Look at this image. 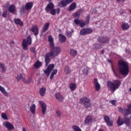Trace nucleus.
Instances as JSON below:
<instances>
[{
  "mask_svg": "<svg viewBox=\"0 0 131 131\" xmlns=\"http://www.w3.org/2000/svg\"><path fill=\"white\" fill-rule=\"evenodd\" d=\"M121 82L119 80H115L113 82L108 81L107 82V88H109L111 92H115L117 89H119Z\"/></svg>",
  "mask_w": 131,
  "mask_h": 131,
  "instance_id": "nucleus-2",
  "label": "nucleus"
},
{
  "mask_svg": "<svg viewBox=\"0 0 131 131\" xmlns=\"http://www.w3.org/2000/svg\"><path fill=\"white\" fill-rule=\"evenodd\" d=\"M72 129L74 131H82L81 129L79 127V126L74 125L72 126Z\"/></svg>",
  "mask_w": 131,
  "mask_h": 131,
  "instance_id": "nucleus-40",
  "label": "nucleus"
},
{
  "mask_svg": "<svg viewBox=\"0 0 131 131\" xmlns=\"http://www.w3.org/2000/svg\"><path fill=\"white\" fill-rule=\"evenodd\" d=\"M66 35L68 37H71V36H72V33H71V32L67 31Z\"/></svg>",
  "mask_w": 131,
  "mask_h": 131,
  "instance_id": "nucleus-45",
  "label": "nucleus"
},
{
  "mask_svg": "<svg viewBox=\"0 0 131 131\" xmlns=\"http://www.w3.org/2000/svg\"><path fill=\"white\" fill-rule=\"evenodd\" d=\"M8 11L11 14L16 13V6L14 5H10L8 8Z\"/></svg>",
  "mask_w": 131,
  "mask_h": 131,
  "instance_id": "nucleus-21",
  "label": "nucleus"
},
{
  "mask_svg": "<svg viewBox=\"0 0 131 131\" xmlns=\"http://www.w3.org/2000/svg\"><path fill=\"white\" fill-rule=\"evenodd\" d=\"M49 27H50V23L49 22L46 23L42 29V33H45V32H46L47 31H48V30L49 29Z\"/></svg>",
  "mask_w": 131,
  "mask_h": 131,
  "instance_id": "nucleus-22",
  "label": "nucleus"
},
{
  "mask_svg": "<svg viewBox=\"0 0 131 131\" xmlns=\"http://www.w3.org/2000/svg\"><path fill=\"white\" fill-rule=\"evenodd\" d=\"M30 51L32 53H33V54H36V51H35V48L31 47L30 48Z\"/></svg>",
  "mask_w": 131,
  "mask_h": 131,
  "instance_id": "nucleus-47",
  "label": "nucleus"
},
{
  "mask_svg": "<svg viewBox=\"0 0 131 131\" xmlns=\"http://www.w3.org/2000/svg\"><path fill=\"white\" fill-rule=\"evenodd\" d=\"M10 43L11 45H15V42L14 41H11Z\"/></svg>",
  "mask_w": 131,
  "mask_h": 131,
  "instance_id": "nucleus-60",
  "label": "nucleus"
},
{
  "mask_svg": "<svg viewBox=\"0 0 131 131\" xmlns=\"http://www.w3.org/2000/svg\"><path fill=\"white\" fill-rule=\"evenodd\" d=\"M59 38L61 43H63L66 41V37L62 35V34H59Z\"/></svg>",
  "mask_w": 131,
  "mask_h": 131,
  "instance_id": "nucleus-29",
  "label": "nucleus"
},
{
  "mask_svg": "<svg viewBox=\"0 0 131 131\" xmlns=\"http://www.w3.org/2000/svg\"><path fill=\"white\" fill-rule=\"evenodd\" d=\"M110 103H111L112 104V105H115V104H116V102L115 100H111L110 101Z\"/></svg>",
  "mask_w": 131,
  "mask_h": 131,
  "instance_id": "nucleus-53",
  "label": "nucleus"
},
{
  "mask_svg": "<svg viewBox=\"0 0 131 131\" xmlns=\"http://www.w3.org/2000/svg\"><path fill=\"white\" fill-rule=\"evenodd\" d=\"M20 13H21V14H24V13H25V6H23L21 7Z\"/></svg>",
  "mask_w": 131,
  "mask_h": 131,
  "instance_id": "nucleus-43",
  "label": "nucleus"
},
{
  "mask_svg": "<svg viewBox=\"0 0 131 131\" xmlns=\"http://www.w3.org/2000/svg\"><path fill=\"white\" fill-rule=\"evenodd\" d=\"M35 109H36V106L34 104L30 107V111L33 114H35Z\"/></svg>",
  "mask_w": 131,
  "mask_h": 131,
  "instance_id": "nucleus-34",
  "label": "nucleus"
},
{
  "mask_svg": "<svg viewBox=\"0 0 131 131\" xmlns=\"http://www.w3.org/2000/svg\"><path fill=\"white\" fill-rule=\"evenodd\" d=\"M14 21L16 25H19V26H23L24 25L23 21L20 18H15Z\"/></svg>",
  "mask_w": 131,
  "mask_h": 131,
  "instance_id": "nucleus-25",
  "label": "nucleus"
},
{
  "mask_svg": "<svg viewBox=\"0 0 131 131\" xmlns=\"http://www.w3.org/2000/svg\"><path fill=\"white\" fill-rule=\"evenodd\" d=\"M122 2H125V0H122ZM116 1L118 2V3H120V2H121V0H116Z\"/></svg>",
  "mask_w": 131,
  "mask_h": 131,
  "instance_id": "nucleus-59",
  "label": "nucleus"
},
{
  "mask_svg": "<svg viewBox=\"0 0 131 131\" xmlns=\"http://www.w3.org/2000/svg\"><path fill=\"white\" fill-rule=\"evenodd\" d=\"M32 40L31 39V36L28 35L26 39H24L22 42V47L23 50L27 51L28 50V46L31 45Z\"/></svg>",
  "mask_w": 131,
  "mask_h": 131,
  "instance_id": "nucleus-6",
  "label": "nucleus"
},
{
  "mask_svg": "<svg viewBox=\"0 0 131 131\" xmlns=\"http://www.w3.org/2000/svg\"><path fill=\"white\" fill-rule=\"evenodd\" d=\"M82 72H83V73L84 74H86V75H88V70L84 69L83 70V71H82Z\"/></svg>",
  "mask_w": 131,
  "mask_h": 131,
  "instance_id": "nucleus-51",
  "label": "nucleus"
},
{
  "mask_svg": "<svg viewBox=\"0 0 131 131\" xmlns=\"http://www.w3.org/2000/svg\"><path fill=\"white\" fill-rule=\"evenodd\" d=\"M67 1V3H68V4H71V3H72V2H73V0H66Z\"/></svg>",
  "mask_w": 131,
  "mask_h": 131,
  "instance_id": "nucleus-56",
  "label": "nucleus"
},
{
  "mask_svg": "<svg viewBox=\"0 0 131 131\" xmlns=\"http://www.w3.org/2000/svg\"><path fill=\"white\" fill-rule=\"evenodd\" d=\"M40 106H41V108L42 109V114L43 115H46V112H47V104L46 103H45L44 101H40L39 102Z\"/></svg>",
  "mask_w": 131,
  "mask_h": 131,
  "instance_id": "nucleus-11",
  "label": "nucleus"
},
{
  "mask_svg": "<svg viewBox=\"0 0 131 131\" xmlns=\"http://www.w3.org/2000/svg\"><path fill=\"white\" fill-rule=\"evenodd\" d=\"M80 104H82L84 106V108L85 109H89L91 108L92 103H91V99L87 97H82L80 99Z\"/></svg>",
  "mask_w": 131,
  "mask_h": 131,
  "instance_id": "nucleus-5",
  "label": "nucleus"
},
{
  "mask_svg": "<svg viewBox=\"0 0 131 131\" xmlns=\"http://www.w3.org/2000/svg\"><path fill=\"white\" fill-rule=\"evenodd\" d=\"M121 28L122 30H127L129 28V25L127 23H123L121 25Z\"/></svg>",
  "mask_w": 131,
  "mask_h": 131,
  "instance_id": "nucleus-33",
  "label": "nucleus"
},
{
  "mask_svg": "<svg viewBox=\"0 0 131 131\" xmlns=\"http://www.w3.org/2000/svg\"><path fill=\"white\" fill-rule=\"evenodd\" d=\"M3 125L6 127L7 129H8V130H12L15 128V127L14 126L13 124H11L9 122H6L4 123Z\"/></svg>",
  "mask_w": 131,
  "mask_h": 131,
  "instance_id": "nucleus-14",
  "label": "nucleus"
},
{
  "mask_svg": "<svg viewBox=\"0 0 131 131\" xmlns=\"http://www.w3.org/2000/svg\"><path fill=\"white\" fill-rule=\"evenodd\" d=\"M83 10L80 9L78 11L73 13V16L74 18H78L80 16V13H82Z\"/></svg>",
  "mask_w": 131,
  "mask_h": 131,
  "instance_id": "nucleus-23",
  "label": "nucleus"
},
{
  "mask_svg": "<svg viewBox=\"0 0 131 131\" xmlns=\"http://www.w3.org/2000/svg\"><path fill=\"white\" fill-rule=\"evenodd\" d=\"M129 91L130 92V93H131V88H129Z\"/></svg>",
  "mask_w": 131,
  "mask_h": 131,
  "instance_id": "nucleus-63",
  "label": "nucleus"
},
{
  "mask_svg": "<svg viewBox=\"0 0 131 131\" xmlns=\"http://www.w3.org/2000/svg\"><path fill=\"white\" fill-rule=\"evenodd\" d=\"M76 7H77L76 3L75 2L72 3L68 8V11H69V12H72V11H74V10L76 9Z\"/></svg>",
  "mask_w": 131,
  "mask_h": 131,
  "instance_id": "nucleus-20",
  "label": "nucleus"
},
{
  "mask_svg": "<svg viewBox=\"0 0 131 131\" xmlns=\"http://www.w3.org/2000/svg\"><path fill=\"white\" fill-rule=\"evenodd\" d=\"M113 71L114 72V75L116 76V77H118V75L114 71V70L113 69Z\"/></svg>",
  "mask_w": 131,
  "mask_h": 131,
  "instance_id": "nucleus-57",
  "label": "nucleus"
},
{
  "mask_svg": "<svg viewBox=\"0 0 131 131\" xmlns=\"http://www.w3.org/2000/svg\"><path fill=\"white\" fill-rule=\"evenodd\" d=\"M93 121V118H92V116H87L84 121V123L85 124V125H88V124H90V123H92V122Z\"/></svg>",
  "mask_w": 131,
  "mask_h": 131,
  "instance_id": "nucleus-18",
  "label": "nucleus"
},
{
  "mask_svg": "<svg viewBox=\"0 0 131 131\" xmlns=\"http://www.w3.org/2000/svg\"><path fill=\"white\" fill-rule=\"evenodd\" d=\"M120 13L121 15H123V14L125 13V11H124L123 10H121L120 11Z\"/></svg>",
  "mask_w": 131,
  "mask_h": 131,
  "instance_id": "nucleus-55",
  "label": "nucleus"
},
{
  "mask_svg": "<svg viewBox=\"0 0 131 131\" xmlns=\"http://www.w3.org/2000/svg\"><path fill=\"white\" fill-rule=\"evenodd\" d=\"M125 53L126 54H130V49H126Z\"/></svg>",
  "mask_w": 131,
  "mask_h": 131,
  "instance_id": "nucleus-52",
  "label": "nucleus"
},
{
  "mask_svg": "<svg viewBox=\"0 0 131 131\" xmlns=\"http://www.w3.org/2000/svg\"><path fill=\"white\" fill-rule=\"evenodd\" d=\"M54 68H55V65L54 64H49L47 67V70L44 71V73L46 74L47 76H49Z\"/></svg>",
  "mask_w": 131,
  "mask_h": 131,
  "instance_id": "nucleus-10",
  "label": "nucleus"
},
{
  "mask_svg": "<svg viewBox=\"0 0 131 131\" xmlns=\"http://www.w3.org/2000/svg\"><path fill=\"white\" fill-rule=\"evenodd\" d=\"M70 54L73 58L76 57L77 56V51L74 49H71L70 51Z\"/></svg>",
  "mask_w": 131,
  "mask_h": 131,
  "instance_id": "nucleus-30",
  "label": "nucleus"
},
{
  "mask_svg": "<svg viewBox=\"0 0 131 131\" xmlns=\"http://www.w3.org/2000/svg\"><path fill=\"white\" fill-rule=\"evenodd\" d=\"M70 89L71 91H73L76 90V84L74 83H71L70 84Z\"/></svg>",
  "mask_w": 131,
  "mask_h": 131,
  "instance_id": "nucleus-37",
  "label": "nucleus"
},
{
  "mask_svg": "<svg viewBox=\"0 0 131 131\" xmlns=\"http://www.w3.org/2000/svg\"><path fill=\"white\" fill-rule=\"evenodd\" d=\"M110 40V38L107 36H101L97 38V41L101 43H108Z\"/></svg>",
  "mask_w": 131,
  "mask_h": 131,
  "instance_id": "nucleus-8",
  "label": "nucleus"
},
{
  "mask_svg": "<svg viewBox=\"0 0 131 131\" xmlns=\"http://www.w3.org/2000/svg\"><path fill=\"white\" fill-rule=\"evenodd\" d=\"M0 68L2 70V73H6V72H7V68H6V67H5V64L0 63Z\"/></svg>",
  "mask_w": 131,
  "mask_h": 131,
  "instance_id": "nucleus-39",
  "label": "nucleus"
},
{
  "mask_svg": "<svg viewBox=\"0 0 131 131\" xmlns=\"http://www.w3.org/2000/svg\"><path fill=\"white\" fill-rule=\"evenodd\" d=\"M118 66L119 71L122 75H124V76L128 75V72H129L128 63L122 60H120L118 62Z\"/></svg>",
  "mask_w": 131,
  "mask_h": 131,
  "instance_id": "nucleus-1",
  "label": "nucleus"
},
{
  "mask_svg": "<svg viewBox=\"0 0 131 131\" xmlns=\"http://www.w3.org/2000/svg\"><path fill=\"white\" fill-rule=\"evenodd\" d=\"M46 92H47V89L45 87H42L40 89L39 94L41 97H43L46 95Z\"/></svg>",
  "mask_w": 131,
  "mask_h": 131,
  "instance_id": "nucleus-27",
  "label": "nucleus"
},
{
  "mask_svg": "<svg viewBox=\"0 0 131 131\" xmlns=\"http://www.w3.org/2000/svg\"><path fill=\"white\" fill-rule=\"evenodd\" d=\"M0 91L2 93V94H3V95H4V96H5V97H8V96H9L8 92H7L5 88L1 85H0Z\"/></svg>",
  "mask_w": 131,
  "mask_h": 131,
  "instance_id": "nucleus-32",
  "label": "nucleus"
},
{
  "mask_svg": "<svg viewBox=\"0 0 131 131\" xmlns=\"http://www.w3.org/2000/svg\"><path fill=\"white\" fill-rule=\"evenodd\" d=\"M60 4L61 5V6H60V7H61L62 8L63 7H66V6H67V5H69L66 0H63V1H61Z\"/></svg>",
  "mask_w": 131,
  "mask_h": 131,
  "instance_id": "nucleus-41",
  "label": "nucleus"
},
{
  "mask_svg": "<svg viewBox=\"0 0 131 131\" xmlns=\"http://www.w3.org/2000/svg\"><path fill=\"white\" fill-rule=\"evenodd\" d=\"M57 73H58V70H57L56 69L53 70L50 75V79L51 80L53 79V78H54V75H56Z\"/></svg>",
  "mask_w": 131,
  "mask_h": 131,
  "instance_id": "nucleus-36",
  "label": "nucleus"
},
{
  "mask_svg": "<svg viewBox=\"0 0 131 131\" xmlns=\"http://www.w3.org/2000/svg\"><path fill=\"white\" fill-rule=\"evenodd\" d=\"M50 57L52 56L48 53L46 54V56L45 57V62L46 66H48L50 62H51V58Z\"/></svg>",
  "mask_w": 131,
  "mask_h": 131,
  "instance_id": "nucleus-16",
  "label": "nucleus"
},
{
  "mask_svg": "<svg viewBox=\"0 0 131 131\" xmlns=\"http://www.w3.org/2000/svg\"><path fill=\"white\" fill-rule=\"evenodd\" d=\"M56 98L59 101H63V96L61 95L59 93H56L55 94Z\"/></svg>",
  "mask_w": 131,
  "mask_h": 131,
  "instance_id": "nucleus-38",
  "label": "nucleus"
},
{
  "mask_svg": "<svg viewBox=\"0 0 131 131\" xmlns=\"http://www.w3.org/2000/svg\"><path fill=\"white\" fill-rule=\"evenodd\" d=\"M33 7V3L32 2H29V3H27L25 4V8L26 11H30V10H31L32 9Z\"/></svg>",
  "mask_w": 131,
  "mask_h": 131,
  "instance_id": "nucleus-17",
  "label": "nucleus"
},
{
  "mask_svg": "<svg viewBox=\"0 0 131 131\" xmlns=\"http://www.w3.org/2000/svg\"><path fill=\"white\" fill-rule=\"evenodd\" d=\"M91 33H93V30L91 28H83L80 31V35H86Z\"/></svg>",
  "mask_w": 131,
  "mask_h": 131,
  "instance_id": "nucleus-9",
  "label": "nucleus"
},
{
  "mask_svg": "<svg viewBox=\"0 0 131 131\" xmlns=\"http://www.w3.org/2000/svg\"><path fill=\"white\" fill-rule=\"evenodd\" d=\"M54 8H55L54 3L50 2L45 8L46 12H47L48 13L50 12V14H51V15L55 16V15H56V9H54Z\"/></svg>",
  "mask_w": 131,
  "mask_h": 131,
  "instance_id": "nucleus-7",
  "label": "nucleus"
},
{
  "mask_svg": "<svg viewBox=\"0 0 131 131\" xmlns=\"http://www.w3.org/2000/svg\"><path fill=\"white\" fill-rule=\"evenodd\" d=\"M56 114L57 117H61V112H60V111H56Z\"/></svg>",
  "mask_w": 131,
  "mask_h": 131,
  "instance_id": "nucleus-46",
  "label": "nucleus"
},
{
  "mask_svg": "<svg viewBox=\"0 0 131 131\" xmlns=\"http://www.w3.org/2000/svg\"><path fill=\"white\" fill-rule=\"evenodd\" d=\"M7 16H8V12L7 11L3 12L2 14V17H3L4 18H7Z\"/></svg>",
  "mask_w": 131,
  "mask_h": 131,
  "instance_id": "nucleus-44",
  "label": "nucleus"
},
{
  "mask_svg": "<svg viewBox=\"0 0 131 131\" xmlns=\"http://www.w3.org/2000/svg\"><path fill=\"white\" fill-rule=\"evenodd\" d=\"M31 31L34 34L35 36H37L38 35V26L36 25H33L32 28H31Z\"/></svg>",
  "mask_w": 131,
  "mask_h": 131,
  "instance_id": "nucleus-12",
  "label": "nucleus"
},
{
  "mask_svg": "<svg viewBox=\"0 0 131 131\" xmlns=\"http://www.w3.org/2000/svg\"><path fill=\"white\" fill-rule=\"evenodd\" d=\"M64 72L66 73V74H69L70 72H71V70L70 69V68L69 67L67 66L64 69Z\"/></svg>",
  "mask_w": 131,
  "mask_h": 131,
  "instance_id": "nucleus-42",
  "label": "nucleus"
},
{
  "mask_svg": "<svg viewBox=\"0 0 131 131\" xmlns=\"http://www.w3.org/2000/svg\"><path fill=\"white\" fill-rule=\"evenodd\" d=\"M55 12L58 14H60V8H57L56 10H55Z\"/></svg>",
  "mask_w": 131,
  "mask_h": 131,
  "instance_id": "nucleus-54",
  "label": "nucleus"
},
{
  "mask_svg": "<svg viewBox=\"0 0 131 131\" xmlns=\"http://www.w3.org/2000/svg\"><path fill=\"white\" fill-rule=\"evenodd\" d=\"M131 114V109L124 108V116H128Z\"/></svg>",
  "mask_w": 131,
  "mask_h": 131,
  "instance_id": "nucleus-28",
  "label": "nucleus"
},
{
  "mask_svg": "<svg viewBox=\"0 0 131 131\" xmlns=\"http://www.w3.org/2000/svg\"><path fill=\"white\" fill-rule=\"evenodd\" d=\"M41 65V62L39 61V60H37L34 64V67H35L36 69H38V68H39Z\"/></svg>",
  "mask_w": 131,
  "mask_h": 131,
  "instance_id": "nucleus-35",
  "label": "nucleus"
},
{
  "mask_svg": "<svg viewBox=\"0 0 131 131\" xmlns=\"http://www.w3.org/2000/svg\"><path fill=\"white\" fill-rule=\"evenodd\" d=\"M105 52V50H102L101 51V54H102V55H104V53Z\"/></svg>",
  "mask_w": 131,
  "mask_h": 131,
  "instance_id": "nucleus-58",
  "label": "nucleus"
},
{
  "mask_svg": "<svg viewBox=\"0 0 131 131\" xmlns=\"http://www.w3.org/2000/svg\"><path fill=\"white\" fill-rule=\"evenodd\" d=\"M94 48L96 50H98V49H99L100 48V44L98 43H96L94 45Z\"/></svg>",
  "mask_w": 131,
  "mask_h": 131,
  "instance_id": "nucleus-49",
  "label": "nucleus"
},
{
  "mask_svg": "<svg viewBox=\"0 0 131 131\" xmlns=\"http://www.w3.org/2000/svg\"><path fill=\"white\" fill-rule=\"evenodd\" d=\"M2 117L3 119H8V117H7V115L5 113H3L2 114Z\"/></svg>",
  "mask_w": 131,
  "mask_h": 131,
  "instance_id": "nucleus-48",
  "label": "nucleus"
},
{
  "mask_svg": "<svg viewBox=\"0 0 131 131\" xmlns=\"http://www.w3.org/2000/svg\"><path fill=\"white\" fill-rule=\"evenodd\" d=\"M103 119L108 126H112L113 125V121L110 120V117L109 116H104Z\"/></svg>",
  "mask_w": 131,
  "mask_h": 131,
  "instance_id": "nucleus-13",
  "label": "nucleus"
},
{
  "mask_svg": "<svg viewBox=\"0 0 131 131\" xmlns=\"http://www.w3.org/2000/svg\"><path fill=\"white\" fill-rule=\"evenodd\" d=\"M7 4H9V2H8Z\"/></svg>",
  "mask_w": 131,
  "mask_h": 131,
  "instance_id": "nucleus-64",
  "label": "nucleus"
},
{
  "mask_svg": "<svg viewBox=\"0 0 131 131\" xmlns=\"http://www.w3.org/2000/svg\"><path fill=\"white\" fill-rule=\"evenodd\" d=\"M24 74H19L17 75V76L16 77V79L17 80V81H20V80H21V79H22L23 80H24L25 79V77H24Z\"/></svg>",
  "mask_w": 131,
  "mask_h": 131,
  "instance_id": "nucleus-31",
  "label": "nucleus"
},
{
  "mask_svg": "<svg viewBox=\"0 0 131 131\" xmlns=\"http://www.w3.org/2000/svg\"><path fill=\"white\" fill-rule=\"evenodd\" d=\"M85 21H83L81 19H79L78 18L75 19L74 20V23L76 24V25H79L80 27L81 28L84 27L85 25H88V24H90V20H91V16L90 15H88L85 17Z\"/></svg>",
  "mask_w": 131,
  "mask_h": 131,
  "instance_id": "nucleus-3",
  "label": "nucleus"
},
{
  "mask_svg": "<svg viewBox=\"0 0 131 131\" xmlns=\"http://www.w3.org/2000/svg\"><path fill=\"white\" fill-rule=\"evenodd\" d=\"M98 131H104V130H103V129H99L98 130Z\"/></svg>",
  "mask_w": 131,
  "mask_h": 131,
  "instance_id": "nucleus-62",
  "label": "nucleus"
},
{
  "mask_svg": "<svg viewBox=\"0 0 131 131\" xmlns=\"http://www.w3.org/2000/svg\"><path fill=\"white\" fill-rule=\"evenodd\" d=\"M31 82V78H30L28 80V82Z\"/></svg>",
  "mask_w": 131,
  "mask_h": 131,
  "instance_id": "nucleus-61",
  "label": "nucleus"
},
{
  "mask_svg": "<svg viewBox=\"0 0 131 131\" xmlns=\"http://www.w3.org/2000/svg\"><path fill=\"white\" fill-rule=\"evenodd\" d=\"M93 83L95 85L96 91H97V92H99L101 89V85L99 83V82H98V79L96 78H94Z\"/></svg>",
  "mask_w": 131,
  "mask_h": 131,
  "instance_id": "nucleus-15",
  "label": "nucleus"
},
{
  "mask_svg": "<svg viewBox=\"0 0 131 131\" xmlns=\"http://www.w3.org/2000/svg\"><path fill=\"white\" fill-rule=\"evenodd\" d=\"M48 41L49 42V46L50 47L55 46V44L54 43V38H53L52 35L48 36Z\"/></svg>",
  "mask_w": 131,
  "mask_h": 131,
  "instance_id": "nucleus-24",
  "label": "nucleus"
},
{
  "mask_svg": "<svg viewBox=\"0 0 131 131\" xmlns=\"http://www.w3.org/2000/svg\"><path fill=\"white\" fill-rule=\"evenodd\" d=\"M119 112H120V113H123L124 110L122 108V107H120L118 108Z\"/></svg>",
  "mask_w": 131,
  "mask_h": 131,
  "instance_id": "nucleus-50",
  "label": "nucleus"
},
{
  "mask_svg": "<svg viewBox=\"0 0 131 131\" xmlns=\"http://www.w3.org/2000/svg\"><path fill=\"white\" fill-rule=\"evenodd\" d=\"M50 48L51 50L49 53L52 56V58L58 57L61 54V52H62L60 47H55V45H53L52 47H50Z\"/></svg>",
  "mask_w": 131,
  "mask_h": 131,
  "instance_id": "nucleus-4",
  "label": "nucleus"
},
{
  "mask_svg": "<svg viewBox=\"0 0 131 131\" xmlns=\"http://www.w3.org/2000/svg\"><path fill=\"white\" fill-rule=\"evenodd\" d=\"M131 117H130V118H128L126 116H124V123H125V124H126V125H127V126H129V125H130L131 124Z\"/></svg>",
  "mask_w": 131,
  "mask_h": 131,
  "instance_id": "nucleus-19",
  "label": "nucleus"
},
{
  "mask_svg": "<svg viewBox=\"0 0 131 131\" xmlns=\"http://www.w3.org/2000/svg\"><path fill=\"white\" fill-rule=\"evenodd\" d=\"M123 120H124L123 119H121V117H120V116H119L118 117V120H117V123L118 126H121L122 124H124V121H123Z\"/></svg>",
  "mask_w": 131,
  "mask_h": 131,
  "instance_id": "nucleus-26",
  "label": "nucleus"
}]
</instances>
